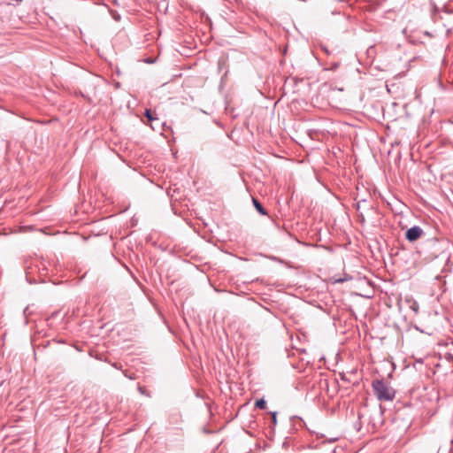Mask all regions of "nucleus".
Segmentation results:
<instances>
[{
  "label": "nucleus",
  "mask_w": 453,
  "mask_h": 453,
  "mask_svg": "<svg viewBox=\"0 0 453 453\" xmlns=\"http://www.w3.org/2000/svg\"><path fill=\"white\" fill-rule=\"evenodd\" d=\"M372 388L379 401H392L395 396V390L384 380H372Z\"/></svg>",
  "instance_id": "f257e3e1"
},
{
  "label": "nucleus",
  "mask_w": 453,
  "mask_h": 453,
  "mask_svg": "<svg viewBox=\"0 0 453 453\" xmlns=\"http://www.w3.org/2000/svg\"><path fill=\"white\" fill-rule=\"evenodd\" d=\"M424 234L423 229L418 226H413L405 232L407 241L413 242Z\"/></svg>",
  "instance_id": "f03ea898"
},
{
  "label": "nucleus",
  "mask_w": 453,
  "mask_h": 453,
  "mask_svg": "<svg viewBox=\"0 0 453 453\" xmlns=\"http://www.w3.org/2000/svg\"><path fill=\"white\" fill-rule=\"evenodd\" d=\"M252 203H253V205L254 207L256 208V210L261 214V215H267V211L263 207V205L261 204V203L256 199V198H252Z\"/></svg>",
  "instance_id": "7ed1b4c3"
},
{
  "label": "nucleus",
  "mask_w": 453,
  "mask_h": 453,
  "mask_svg": "<svg viewBox=\"0 0 453 453\" xmlns=\"http://www.w3.org/2000/svg\"><path fill=\"white\" fill-rule=\"evenodd\" d=\"M255 406L257 408L264 410L266 407V402H265V400L264 398L258 399V400L256 401Z\"/></svg>",
  "instance_id": "20e7f679"
},
{
  "label": "nucleus",
  "mask_w": 453,
  "mask_h": 453,
  "mask_svg": "<svg viewBox=\"0 0 453 453\" xmlns=\"http://www.w3.org/2000/svg\"><path fill=\"white\" fill-rule=\"evenodd\" d=\"M144 115L148 119L149 121H153V120L157 119V118L153 115L151 110H150V109H146Z\"/></svg>",
  "instance_id": "39448f33"
},
{
  "label": "nucleus",
  "mask_w": 453,
  "mask_h": 453,
  "mask_svg": "<svg viewBox=\"0 0 453 453\" xmlns=\"http://www.w3.org/2000/svg\"><path fill=\"white\" fill-rule=\"evenodd\" d=\"M271 415H272L273 425L275 426L277 424V412L276 411L271 412Z\"/></svg>",
  "instance_id": "423d86ee"
},
{
  "label": "nucleus",
  "mask_w": 453,
  "mask_h": 453,
  "mask_svg": "<svg viewBox=\"0 0 453 453\" xmlns=\"http://www.w3.org/2000/svg\"><path fill=\"white\" fill-rule=\"evenodd\" d=\"M367 201L366 199H360L357 202V204H356V207H357V210H359L360 209V203H365Z\"/></svg>",
  "instance_id": "0eeeda50"
},
{
  "label": "nucleus",
  "mask_w": 453,
  "mask_h": 453,
  "mask_svg": "<svg viewBox=\"0 0 453 453\" xmlns=\"http://www.w3.org/2000/svg\"><path fill=\"white\" fill-rule=\"evenodd\" d=\"M337 281H338V282H343V281H344V280L340 279V280H338Z\"/></svg>",
  "instance_id": "6e6552de"
},
{
  "label": "nucleus",
  "mask_w": 453,
  "mask_h": 453,
  "mask_svg": "<svg viewBox=\"0 0 453 453\" xmlns=\"http://www.w3.org/2000/svg\"><path fill=\"white\" fill-rule=\"evenodd\" d=\"M139 389H140V391H141L142 393H144V390H142V388H139Z\"/></svg>",
  "instance_id": "1a4fd4ad"
},
{
  "label": "nucleus",
  "mask_w": 453,
  "mask_h": 453,
  "mask_svg": "<svg viewBox=\"0 0 453 453\" xmlns=\"http://www.w3.org/2000/svg\"><path fill=\"white\" fill-rule=\"evenodd\" d=\"M17 4L20 3L22 0H15Z\"/></svg>",
  "instance_id": "9d476101"
}]
</instances>
